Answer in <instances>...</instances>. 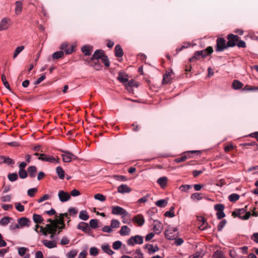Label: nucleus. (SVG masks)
I'll return each instance as SVG.
<instances>
[{"mask_svg":"<svg viewBox=\"0 0 258 258\" xmlns=\"http://www.w3.org/2000/svg\"><path fill=\"white\" fill-rule=\"evenodd\" d=\"M38 159L42 161H45L54 164H59L60 160L58 158H55L51 155H46L45 154H41L38 157Z\"/></svg>","mask_w":258,"mask_h":258,"instance_id":"1","label":"nucleus"},{"mask_svg":"<svg viewBox=\"0 0 258 258\" xmlns=\"http://www.w3.org/2000/svg\"><path fill=\"white\" fill-rule=\"evenodd\" d=\"M228 48L227 46L226 40L222 37H219L216 40V51L217 52H222L225 49Z\"/></svg>","mask_w":258,"mask_h":258,"instance_id":"2","label":"nucleus"},{"mask_svg":"<svg viewBox=\"0 0 258 258\" xmlns=\"http://www.w3.org/2000/svg\"><path fill=\"white\" fill-rule=\"evenodd\" d=\"M143 237L142 236L137 235L131 236L127 241L128 245L133 246L135 244H141L143 243Z\"/></svg>","mask_w":258,"mask_h":258,"instance_id":"3","label":"nucleus"},{"mask_svg":"<svg viewBox=\"0 0 258 258\" xmlns=\"http://www.w3.org/2000/svg\"><path fill=\"white\" fill-rule=\"evenodd\" d=\"M224 208V205L222 204H217L214 206V210L217 211L216 216L218 219L220 220L225 217Z\"/></svg>","mask_w":258,"mask_h":258,"instance_id":"4","label":"nucleus"},{"mask_svg":"<svg viewBox=\"0 0 258 258\" xmlns=\"http://www.w3.org/2000/svg\"><path fill=\"white\" fill-rule=\"evenodd\" d=\"M232 215L237 216L242 220H247L250 216V212H246L244 209H239L236 212H233Z\"/></svg>","mask_w":258,"mask_h":258,"instance_id":"5","label":"nucleus"},{"mask_svg":"<svg viewBox=\"0 0 258 258\" xmlns=\"http://www.w3.org/2000/svg\"><path fill=\"white\" fill-rule=\"evenodd\" d=\"M111 213L113 215L122 216L123 217L128 215V212L124 209L118 206L112 207Z\"/></svg>","mask_w":258,"mask_h":258,"instance_id":"6","label":"nucleus"},{"mask_svg":"<svg viewBox=\"0 0 258 258\" xmlns=\"http://www.w3.org/2000/svg\"><path fill=\"white\" fill-rule=\"evenodd\" d=\"M64 154L61 155L62 161L64 162H70L72 160H76L77 157L68 151H61Z\"/></svg>","mask_w":258,"mask_h":258,"instance_id":"7","label":"nucleus"},{"mask_svg":"<svg viewBox=\"0 0 258 258\" xmlns=\"http://www.w3.org/2000/svg\"><path fill=\"white\" fill-rule=\"evenodd\" d=\"M227 38L228 39L227 46L228 47H233L236 46V43L238 41L239 37L236 35L229 34L227 35Z\"/></svg>","mask_w":258,"mask_h":258,"instance_id":"8","label":"nucleus"},{"mask_svg":"<svg viewBox=\"0 0 258 258\" xmlns=\"http://www.w3.org/2000/svg\"><path fill=\"white\" fill-rule=\"evenodd\" d=\"M11 25V20L9 18H4L0 22V31L7 30Z\"/></svg>","mask_w":258,"mask_h":258,"instance_id":"9","label":"nucleus"},{"mask_svg":"<svg viewBox=\"0 0 258 258\" xmlns=\"http://www.w3.org/2000/svg\"><path fill=\"white\" fill-rule=\"evenodd\" d=\"M47 222H49V224L46 225V228L49 232H54V229L58 227V223L55 220L48 219Z\"/></svg>","mask_w":258,"mask_h":258,"instance_id":"10","label":"nucleus"},{"mask_svg":"<svg viewBox=\"0 0 258 258\" xmlns=\"http://www.w3.org/2000/svg\"><path fill=\"white\" fill-rule=\"evenodd\" d=\"M197 151H190L184 152L181 157L175 159L174 161L176 163H179L185 161L187 158H190V154L197 152Z\"/></svg>","mask_w":258,"mask_h":258,"instance_id":"11","label":"nucleus"},{"mask_svg":"<svg viewBox=\"0 0 258 258\" xmlns=\"http://www.w3.org/2000/svg\"><path fill=\"white\" fill-rule=\"evenodd\" d=\"M59 199L61 202H65L69 201L71 198L70 194L63 190H59L58 193Z\"/></svg>","mask_w":258,"mask_h":258,"instance_id":"12","label":"nucleus"},{"mask_svg":"<svg viewBox=\"0 0 258 258\" xmlns=\"http://www.w3.org/2000/svg\"><path fill=\"white\" fill-rule=\"evenodd\" d=\"M104 55V52L103 50L101 49H97L95 51L94 54L91 57V60L93 61L94 60H99L101 59Z\"/></svg>","mask_w":258,"mask_h":258,"instance_id":"13","label":"nucleus"},{"mask_svg":"<svg viewBox=\"0 0 258 258\" xmlns=\"http://www.w3.org/2000/svg\"><path fill=\"white\" fill-rule=\"evenodd\" d=\"M162 226L160 221L157 220L154 221L153 230L156 234H160L162 230Z\"/></svg>","mask_w":258,"mask_h":258,"instance_id":"14","label":"nucleus"},{"mask_svg":"<svg viewBox=\"0 0 258 258\" xmlns=\"http://www.w3.org/2000/svg\"><path fill=\"white\" fill-rule=\"evenodd\" d=\"M68 44L66 42L62 43L60 46V49L63 50L67 54H70L72 53L75 49L74 46H72L71 48H68Z\"/></svg>","mask_w":258,"mask_h":258,"instance_id":"15","label":"nucleus"},{"mask_svg":"<svg viewBox=\"0 0 258 258\" xmlns=\"http://www.w3.org/2000/svg\"><path fill=\"white\" fill-rule=\"evenodd\" d=\"M42 243L45 247L48 248H53L57 246L56 242L54 240L44 239L42 240Z\"/></svg>","mask_w":258,"mask_h":258,"instance_id":"16","label":"nucleus"},{"mask_svg":"<svg viewBox=\"0 0 258 258\" xmlns=\"http://www.w3.org/2000/svg\"><path fill=\"white\" fill-rule=\"evenodd\" d=\"M30 222V220L26 217H22L18 220V223L20 228H22L24 226H29Z\"/></svg>","mask_w":258,"mask_h":258,"instance_id":"17","label":"nucleus"},{"mask_svg":"<svg viewBox=\"0 0 258 258\" xmlns=\"http://www.w3.org/2000/svg\"><path fill=\"white\" fill-rule=\"evenodd\" d=\"M134 222H136L139 226H142L145 223V219L142 215L138 214L133 218Z\"/></svg>","mask_w":258,"mask_h":258,"instance_id":"18","label":"nucleus"},{"mask_svg":"<svg viewBox=\"0 0 258 258\" xmlns=\"http://www.w3.org/2000/svg\"><path fill=\"white\" fill-rule=\"evenodd\" d=\"M131 191V188L126 184H121L117 188V191L121 194L129 193Z\"/></svg>","mask_w":258,"mask_h":258,"instance_id":"19","label":"nucleus"},{"mask_svg":"<svg viewBox=\"0 0 258 258\" xmlns=\"http://www.w3.org/2000/svg\"><path fill=\"white\" fill-rule=\"evenodd\" d=\"M144 248L147 249L149 254H152L159 250L158 247L156 245L154 246L152 244H147L144 246Z\"/></svg>","mask_w":258,"mask_h":258,"instance_id":"20","label":"nucleus"},{"mask_svg":"<svg viewBox=\"0 0 258 258\" xmlns=\"http://www.w3.org/2000/svg\"><path fill=\"white\" fill-rule=\"evenodd\" d=\"M77 228L84 232H88L90 229L88 224L84 222H80L77 226Z\"/></svg>","mask_w":258,"mask_h":258,"instance_id":"21","label":"nucleus"},{"mask_svg":"<svg viewBox=\"0 0 258 258\" xmlns=\"http://www.w3.org/2000/svg\"><path fill=\"white\" fill-rule=\"evenodd\" d=\"M81 50L85 55L89 56L93 50V47L90 45H85L82 47Z\"/></svg>","mask_w":258,"mask_h":258,"instance_id":"22","label":"nucleus"},{"mask_svg":"<svg viewBox=\"0 0 258 258\" xmlns=\"http://www.w3.org/2000/svg\"><path fill=\"white\" fill-rule=\"evenodd\" d=\"M168 181V178L166 176H162L158 179L157 182L162 188H165Z\"/></svg>","mask_w":258,"mask_h":258,"instance_id":"23","label":"nucleus"},{"mask_svg":"<svg viewBox=\"0 0 258 258\" xmlns=\"http://www.w3.org/2000/svg\"><path fill=\"white\" fill-rule=\"evenodd\" d=\"M131 229L127 226L124 225L121 227L120 230L119 231V233L121 236H126L130 234Z\"/></svg>","mask_w":258,"mask_h":258,"instance_id":"24","label":"nucleus"},{"mask_svg":"<svg viewBox=\"0 0 258 258\" xmlns=\"http://www.w3.org/2000/svg\"><path fill=\"white\" fill-rule=\"evenodd\" d=\"M165 236L166 238L169 240H173L176 238L177 236L175 233H174L172 231L170 230L169 229H166L165 231Z\"/></svg>","mask_w":258,"mask_h":258,"instance_id":"25","label":"nucleus"},{"mask_svg":"<svg viewBox=\"0 0 258 258\" xmlns=\"http://www.w3.org/2000/svg\"><path fill=\"white\" fill-rule=\"evenodd\" d=\"M28 175L31 178H34L36 176V173L37 172V168L35 166H29L28 168Z\"/></svg>","mask_w":258,"mask_h":258,"instance_id":"26","label":"nucleus"},{"mask_svg":"<svg viewBox=\"0 0 258 258\" xmlns=\"http://www.w3.org/2000/svg\"><path fill=\"white\" fill-rule=\"evenodd\" d=\"M115 56L117 57H122L123 55L122 49L120 45H116L114 49Z\"/></svg>","mask_w":258,"mask_h":258,"instance_id":"27","label":"nucleus"},{"mask_svg":"<svg viewBox=\"0 0 258 258\" xmlns=\"http://www.w3.org/2000/svg\"><path fill=\"white\" fill-rule=\"evenodd\" d=\"M16 8H15V13L17 15H19L21 14L22 8H23V3L21 1H17L15 3Z\"/></svg>","mask_w":258,"mask_h":258,"instance_id":"28","label":"nucleus"},{"mask_svg":"<svg viewBox=\"0 0 258 258\" xmlns=\"http://www.w3.org/2000/svg\"><path fill=\"white\" fill-rule=\"evenodd\" d=\"M203 51H197L194 53V55L189 59V62H194L196 60H198L201 57V54Z\"/></svg>","mask_w":258,"mask_h":258,"instance_id":"29","label":"nucleus"},{"mask_svg":"<svg viewBox=\"0 0 258 258\" xmlns=\"http://www.w3.org/2000/svg\"><path fill=\"white\" fill-rule=\"evenodd\" d=\"M56 172L58 176V177L60 179H63L64 178V171L62 169V168L60 166H57L56 168Z\"/></svg>","mask_w":258,"mask_h":258,"instance_id":"30","label":"nucleus"},{"mask_svg":"<svg viewBox=\"0 0 258 258\" xmlns=\"http://www.w3.org/2000/svg\"><path fill=\"white\" fill-rule=\"evenodd\" d=\"M203 53L201 54V57L205 58L207 56L211 54L213 52V49L212 46H208L206 49L202 50Z\"/></svg>","mask_w":258,"mask_h":258,"instance_id":"31","label":"nucleus"},{"mask_svg":"<svg viewBox=\"0 0 258 258\" xmlns=\"http://www.w3.org/2000/svg\"><path fill=\"white\" fill-rule=\"evenodd\" d=\"M101 247L104 252L107 253L110 255L114 253V251L110 249L108 244H104L102 245Z\"/></svg>","mask_w":258,"mask_h":258,"instance_id":"32","label":"nucleus"},{"mask_svg":"<svg viewBox=\"0 0 258 258\" xmlns=\"http://www.w3.org/2000/svg\"><path fill=\"white\" fill-rule=\"evenodd\" d=\"M79 217L82 220L86 221L89 219V216L86 210H82L80 212Z\"/></svg>","mask_w":258,"mask_h":258,"instance_id":"33","label":"nucleus"},{"mask_svg":"<svg viewBox=\"0 0 258 258\" xmlns=\"http://www.w3.org/2000/svg\"><path fill=\"white\" fill-rule=\"evenodd\" d=\"M168 203V201L167 200L165 199H161L155 202V204L157 207H160V208H163L165 207Z\"/></svg>","mask_w":258,"mask_h":258,"instance_id":"34","label":"nucleus"},{"mask_svg":"<svg viewBox=\"0 0 258 258\" xmlns=\"http://www.w3.org/2000/svg\"><path fill=\"white\" fill-rule=\"evenodd\" d=\"M11 220H12V218L10 217H4L0 220V225L1 226H6L10 222Z\"/></svg>","mask_w":258,"mask_h":258,"instance_id":"35","label":"nucleus"},{"mask_svg":"<svg viewBox=\"0 0 258 258\" xmlns=\"http://www.w3.org/2000/svg\"><path fill=\"white\" fill-rule=\"evenodd\" d=\"M243 84L238 80H234L232 82V87L235 90L241 89L243 86Z\"/></svg>","mask_w":258,"mask_h":258,"instance_id":"36","label":"nucleus"},{"mask_svg":"<svg viewBox=\"0 0 258 258\" xmlns=\"http://www.w3.org/2000/svg\"><path fill=\"white\" fill-rule=\"evenodd\" d=\"M64 55L63 51L60 50L54 52L52 55V57L53 59H59L61 58Z\"/></svg>","mask_w":258,"mask_h":258,"instance_id":"37","label":"nucleus"},{"mask_svg":"<svg viewBox=\"0 0 258 258\" xmlns=\"http://www.w3.org/2000/svg\"><path fill=\"white\" fill-rule=\"evenodd\" d=\"M33 220L35 223H41L43 221V218L38 214H34L33 215Z\"/></svg>","mask_w":258,"mask_h":258,"instance_id":"38","label":"nucleus"},{"mask_svg":"<svg viewBox=\"0 0 258 258\" xmlns=\"http://www.w3.org/2000/svg\"><path fill=\"white\" fill-rule=\"evenodd\" d=\"M240 197L237 194H232L230 195L228 197V200L231 202H235L237 200H239Z\"/></svg>","mask_w":258,"mask_h":258,"instance_id":"39","label":"nucleus"},{"mask_svg":"<svg viewBox=\"0 0 258 258\" xmlns=\"http://www.w3.org/2000/svg\"><path fill=\"white\" fill-rule=\"evenodd\" d=\"M171 79V73L170 72H166L163 75V83L167 84Z\"/></svg>","mask_w":258,"mask_h":258,"instance_id":"40","label":"nucleus"},{"mask_svg":"<svg viewBox=\"0 0 258 258\" xmlns=\"http://www.w3.org/2000/svg\"><path fill=\"white\" fill-rule=\"evenodd\" d=\"M201 194L199 192H195L194 194H192L190 196V199L193 200H197L200 201L202 199V197H201Z\"/></svg>","mask_w":258,"mask_h":258,"instance_id":"41","label":"nucleus"},{"mask_svg":"<svg viewBox=\"0 0 258 258\" xmlns=\"http://www.w3.org/2000/svg\"><path fill=\"white\" fill-rule=\"evenodd\" d=\"M8 178L10 181L13 182L17 180L18 175L17 173H10L8 175Z\"/></svg>","mask_w":258,"mask_h":258,"instance_id":"42","label":"nucleus"},{"mask_svg":"<svg viewBox=\"0 0 258 258\" xmlns=\"http://www.w3.org/2000/svg\"><path fill=\"white\" fill-rule=\"evenodd\" d=\"M212 258H225L222 251L217 250L213 254Z\"/></svg>","mask_w":258,"mask_h":258,"instance_id":"43","label":"nucleus"},{"mask_svg":"<svg viewBox=\"0 0 258 258\" xmlns=\"http://www.w3.org/2000/svg\"><path fill=\"white\" fill-rule=\"evenodd\" d=\"M2 80L3 81L4 86L10 91H11L10 86L8 82L6 80V77L4 74H3L2 75Z\"/></svg>","mask_w":258,"mask_h":258,"instance_id":"44","label":"nucleus"},{"mask_svg":"<svg viewBox=\"0 0 258 258\" xmlns=\"http://www.w3.org/2000/svg\"><path fill=\"white\" fill-rule=\"evenodd\" d=\"M89 225L92 229H96L98 227V220L96 219H91L89 222Z\"/></svg>","mask_w":258,"mask_h":258,"instance_id":"45","label":"nucleus"},{"mask_svg":"<svg viewBox=\"0 0 258 258\" xmlns=\"http://www.w3.org/2000/svg\"><path fill=\"white\" fill-rule=\"evenodd\" d=\"M120 222L118 220L116 219H112L111 221L110 227L112 228H117L119 227Z\"/></svg>","mask_w":258,"mask_h":258,"instance_id":"46","label":"nucleus"},{"mask_svg":"<svg viewBox=\"0 0 258 258\" xmlns=\"http://www.w3.org/2000/svg\"><path fill=\"white\" fill-rule=\"evenodd\" d=\"M93 67L96 70H100L102 68V66L100 63L99 60H94Z\"/></svg>","mask_w":258,"mask_h":258,"instance_id":"47","label":"nucleus"},{"mask_svg":"<svg viewBox=\"0 0 258 258\" xmlns=\"http://www.w3.org/2000/svg\"><path fill=\"white\" fill-rule=\"evenodd\" d=\"M2 158L4 160V162L7 164L8 165H13L15 163V162L14 161L9 158V157H6L5 156H2Z\"/></svg>","mask_w":258,"mask_h":258,"instance_id":"48","label":"nucleus"},{"mask_svg":"<svg viewBox=\"0 0 258 258\" xmlns=\"http://www.w3.org/2000/svg\"><path fill=\"white\" fill-rule=\"evenodd\" d=\"M28 250V249L25 247H19L18 249V252L19 255L23 256L25 255V253Z\"/></svg>","mask_w":258,"mask_h":258,"instance_id":"49","label":"nucleus"},{"mask_svg":"<svg viewBox=\"0 0 258 258\" xmlns=\"http://www.w3.org/2000/svg\"><path fill=\"white\" fill-rule=\"evenodd\" d=\"M24 46H20L17 47L14 51L13 58H16L18 55V54L24 49Z\"/></svg>","mask_w":258,"mask_h":258,"instance_id":"50","label":"nucleus"},{"mask_svg":"<svg viewBox=\"0 0 258 258\" xmlns=\"http://www.w3.org/2000/svg\"><path fill=\"white\" fill-rule=\"evenodd\" d=\"M122 245V242L119 241H115L112 244V247L114 250L119 249Z\"/></svg>","mask_w":258,"mask_h":258,"instance_id":"51","label":"nucleus"},{"mask_svg":"<svg viewBox=\"0 0 258 258\" xmlns=\"http://www.w3.org/2000/svg\"><path fill=\"white\" fill-rule=\"evenodd\" d=\"M227 221L225 219L222 220L217 226V229L218 231H220L222 230L223 227L225 226Z\"/></svg>","mask_w":258,"mask_h":258,"instance_id":"52","label":"nucleus"},{"mask_svg":"<svg viewBox=\"0 0 258 258\" xmlns=\"http://www.w3.org/2000/svg\"><path fill=\"white\" fill-rule=\"evenodd\" d=\"M38 189L36 187L30 188L27 191V195L30 197H33L35 192L37 191Z\"/></svg>","mask_w":258,"mask_h":258,"instance_id":"53","label":"nucleus"},{"mask_svg":"<svg viewBox=\"0 0 258 258\" xmlns=\"http://www.w3.org/2000/svg\"><path fill=\"white\" fill-rule=\"evenodd\" d=\"M94 199L101 202H104L106 200L105 197L101 194H97L95 195Z\"/></svg>","mask_w":258,"mask_h":258,"instance_id":"54","label":"nucleus"},{"mask_svg":"<svg viewBox=\"0 0 258 258\" xmlns=\"http://www.w3.org/2000/svg\"><path fill=\"white\" fill-rule=\"evenodd\" d=\"M18 173L20 177L22 179H24L28 176V173L25 169H19Z\"/></svg>","mask_w":258,"mask_h":258,"instance_id":"55","label":"nucleus"},{"mask_svg":"<svg viewBox=\"0 0 258 258\" xmlns=\"http://www.w3.org/2000/svg\"><path fill=\"white\" fill-rule=\"evenodd\" d=\"M102 62L104 63V65L106 67L108 68L110 66V62L108 59V57L107 55H105L103 56V57L101 59Z\"/></svg>","mask_w":258,"mask_h":258,"instance_id":"56","label":"nucleus"},{"mask_svg":"<svg viewBox=\"0 0 258 258\" xmlns=\"http://www.w3.org/2000/svg\"><path fill=\"white\" fill-rule=\"evenodd\" d=\"M77 254V251L76 250H72L67 253L68 258H75Z\"/></svg>","mask_w":258,"mask_h":258,"instance_id":"57","label":"nucleus"},{"mask_svg":"<svg viewBox=\"0 0 258 258\" xmlns=\"http://www.w3.org/2000/svg\"><path fill=\"white\" fill-rule=\"evenodd\" d=\"M192 187L191 185H188V184H184V185H181L179 187V189L182 191H186L188 190H189L190 188H191Z\"/></svg>","mask_w":258,"mask_h":258,"instance_id":"58","label":"nucleus"},{"mask_svg":"<svg viewBox=\"0 0 258 258\" xmlns=\"http://www.w3.org/2000/svg\"><path fill=\"white\" fill-rule=\"evenodd\" d=\"M50 199V196L48 194H45L37 201L38 203H40L45 200H47Z\"/></svg>","mask_w":258,"mask_h":258,"instance_id":"59","label":"nucleus"},{"mask_svg":"<svg viewBox=\"0 0 258 258\" xmlns=\"http://www.w3.org/2000/svg\"><path fill=\"white\" fill-rule=\"evenodd\" d=\"M236 45H237L239 48H245L246 46L245 41L242 40H239V39L238 41H237L236 43Z\"/></svg>","mask_w":258,"mask_h":258,"instance_id":"60","label":"nucleus"},{"mask_svg":"<svg viewBox=\"0 0 258 258\" xmlns=\"http://www.w3.org/2000/svg\"><path fill=\"white\" fill-rule=\"evenodd\" d=\"M190 44L189 43H184L180 47L176 48V53H178L179 51L182 50L184 48H188V47L190 46Z\"/></svg>","mask_w":258,"mask_h":258,"instance_id":"61","label":"nucleus"},{"mask_svg":"<svg viewBox=\"0 0 258 258\" xmlns=\"http://www.w3.org/2000/svg\"><path fill=\"white\" fill-rule=\"evenodd\" d=\"M90 253L92 255L96 256L98 254V250L96 247H91L90 249Z\"/></svg>","mask_w":258,"mask_h":258,"instance_id":"62","label":"nucleus"},{"mask_svg":"<svg viewBox=\"0 0 258 258\" xmlns=\"http://www.w3.org/2000/svg\"><path fill=\"white\" fill-rule=\"evenodd\" d=\"M117 79L122 83H125L128 82V79L126 77H123V76L120 74L118 76Z\"/></svg>","mask_w":258,"mask_h":258,"instance_id":"63","label":"nucleus"},{"mask_svg":"<svg viewBox=\"0 0 258 258\" xmlns=\"http://www.w3.org/2000/svg\"><path fill=\"white\" fill-rule=\"evenodd\" d=\"M101 230L103 232H106V233H111L113 231L112 229L110 227V226H104V227H103L102 228Z\"/></svg>","mask_w":258,"mask_h":258,"instance_id":"64","label":"nucleus"}]
</instances>
